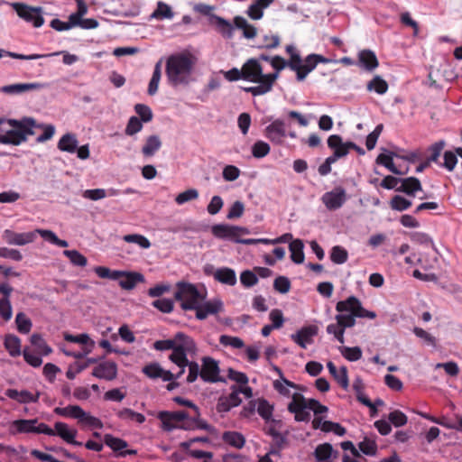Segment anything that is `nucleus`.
I'll return each instance as SVG.
<instances>
[{
  "label": "nucleus",
  "instance_id": "50",
  "mask_svg": "<svg viewBox=\"0 0 462 462\" xmlns=\"http://www.w3.org/2000/svg\"><path fill=\"white\" fill-rule=\"evenodd\" d=\"M124 241L127 243H134L138 245L143 249H148L151 246V242L147 237L139 234H130L124 236Z\"/></svg>",
  "mask_w": 462,
  "mask_h": 462
},
{
  "label": "nucleus",
  "instance_id": "62",
  "mask_svg": "<svg viewBox=\"0 0 462 462\" xmlns=\"http://www.w3.org/2000/svg\"><path fill=\"white\" fill-rule=\"evenodd\" d=\"M152 305L163 313H171L173 310V300L170 299H159L152 301Z\"/></svg>",
  "mask_w": 462,
  "mask_h": 462
},
{
  "label": "nucleus",
  "instance_id": "5",
  "mask_svg": "<svg viewBox=\"0 0 462 462\" xmlns=\"http://www.w3.org/2000/svg\"><path fill=\"white\" fill-rule=\"evenodd\" d=\"M174 299L180 302L183 310H195L204 297L194 284L181 282L177 283Z\"/></svg>",
  "mask_w": 462,
  "mask_h": 462
},
{
  "label": "nucleus",
  "instance_id": "20",
  "mask_svg": "<svg viewBox=\"0 0 462 462\" xmlns=\"http://www.w3.org/2000/svg\"><path fill=\"white\" fill-rule=\"evenodd\" d=\"M143 373L151 379L162 378L163 381L173 380V374L164 370L158 363H151L143 367Z\"/></svg>",
  "mask_w": 462,
  "mask_h": 462
},
{
  "label": "nucleus",
  "instance_id": "22",
  "mask_svg": "<svg viewBox=\"0 0 462 462\" xmlns=\"http://www.w3.org/2000/svg\"><path fill=\"white\" fill-rule=\"evenodd\" d=\"M358 65L367 71H373L379 66V61L373 51L362 50L358 53Z\"/></svg>",
  "mask_w": 462,
  "mask_h": 462
},
{
  "label": "nucleus",
  "instance_id": "49",
  "mask_svg": "<svg viewBox=\"0 0 462 462\" xmlns=\"http://www.w3.org/2000/svg\"><path fill=\"white\" fill-rule=\"evenodd\" d=\"M411 205H412V203L411 200H409L400 195L393 196L390 201V206H391L392 209L397 210V211H404V210L408 209L409 208H411Z\"/></svg>",
  "mask_w": 462,
  "mask_h": 462
},
{
  "label": "nucleus",
  "instance_id": "60",
  "mask_svg": "<svg viewBox=\"0 0 462 462\" xmlns=\"http://www.w3.org/2000/svg\"><path fill=\"white\" fill-rule=\"evenodd\" d=\"M359 449L367 456H374L377 451V445L374 440L365 438L358 445Z\"/></svg>",
  "mask_w": 462,
  "mask_h": 462
},
{
  "label": "nucleus",
  "instance_id": "53",
  "mask_svg": "<svg viewBox=\"0 0 462 462\" xmlns=\"http://www.w3.org/2000/svg\"><path fill=\"white\" fill-rule=\"evenodd\" d=\"M388 420L394 427L404 426L408 422V417L400 410H394L388 415Z\"/></svg>",
  "mask_w": 462,
  "mask_h": 462
},
{
  "label": "nucleus",
  "instance_id": "23",
  "mask_svg": "<svg viewBox=\"0 0 462 462\" xmlns=\"http://www.w3.org/2000/svg\"><path fill=\"white\" fill-rule=\"evenodd\" d=\"M328 146L334 151L335 156L345 157L349 152L347 142L343 143L342 137L338 134H332L328 138Z\"/></svg>",
  "mask_w": 462,
  "mask_h": 462
},
{
  "label": "nucleus",
  "instance_id": "12",
  "mask_svg": "<svg viewBox=\"0 0 462 462\" xmlns=\"http://www.w3.org/2000/svg\"><path fill=\"white\" fill-rule=\"evenodd\" d=\"M242 69L243 79L251 82L261 81V79H263L266 75L263 73V67L256 59H249L245 63H244Z\"/></svg>",
  "mask_w": 462,
  "mask_h": 462
},
{
  "label": "nucleus",
  "instance_id": "54",
  "mask_svg": "<svg viewBox=\"0 0 462 462\" xmlns=\"http://www.w3.org/2000/svg\"><path fill=\"white\" fill-rule=\"evenodd\" d=\"M143 123L137 116H131L125 129V134L132 136L139 133L143 129Z\"/></svg>",
  "mask_w": 462,
  "mask_h": 462
},
{
  "label": "nucleus",
  "instance_id": "30",
  "mask_svg": "<svg viewBox=\"0 0 462 462\" xmlns=\"http://www.w3.org/2000/svg\"><path fill=\"white\" fill-rule=\"evenodd\" d=\"M162 147V141L158 135H150L146 138L142 148V153L144 157L153 156Z\"/></svg>",
  "mask_w": 462,
  "mask_h": 462
},
{
  "label": "nucleus",
  "instance_id": "18",
  "mask_svg": "<svg viewBox=\"0 0 462 462\" xmlns=\"http://www.w3.org/2000/svg\"><path fill=\"white\" fill-rule=\"evenodd\" d=\"M92 375L99 379L112 381L116 378L117 365L112 361L100 363L93 369Z\"/></svg>",
  "mask_w": 462,
  "mask_h": 462
},
{
  "label": "nucleus",
  "instance_id": "31",
  "mask_svg": "<svg viewBox=\"0 0 462 462\" xmlns=\"http://www.w3.org/2000/svg\"><path fill=\"white\" fill-rule=\"evenodd\" d=\"M304 244L300 239H294L290 242L289 250L291 259L294 263L300 264L304 262L305 255L303 252Z\"/></svg>",
  "mask_w": 462,
  "mask_h": 462
},
{
  "label": "nucleus",
  "instance_id": "45",
  "mask_svg": "<svg viewBox=\"0 0 462 462\" xmlns=\"http://www.w3.org/2000/svg\"><path fill=\"white\" fill-rule=\"evenodd\" d=\"M330 259L336 264L345 263L348 259V253L344 247L335 245L331 249Z\"/></svg>",
  "mask_w": 462,
  "mask_h": 462
},
{
  "label": "nucleus",
  "instance_id": "13",
  "mask_svg": "<svg viewBox=\"0 0 462 462\" xmlns=\"http://www.w3.org/2000/svg\"><path fill=\"white\" fill-rule=\"evenodd\" d=\"M330 61L329 59L320 54L311 53L308 55L304 60V63L301 64L300 71H298V81H303L319 63L328 64Z\"/></svg>",
  "mask_w": 462,
  "mask_h": 462
},
{
  "label": "nucleus",
  "instance_id": "9",
  "mask_svg": "<svg viewBox=\"0 0 462 462\" xmlns=\"http://www.w3.org/2000/svg\"><path fill=\"white\" fill-rule=\"evenodd\" d=\"M212 234L217 238L231 239L237 243H241L243 239H239V236L248 234V230L245 227L237 226L218 224L212 226Z\"/></svg>",
  "mask_w": 462,
  "mask_h": 462
},
{
  "label": "nucleus",
  "instance_id": "14",
  "mask_svg": "<svg viewBox=\"0 0 462 462\" xmlns=\"http://www.w3.org/2000/svg\"><path fill=\"white\" fill-rule=\"evenodd\" d=\"M264 132L265 136L275 144H282L287 136L285 124L280 119L270 124Z\"/></svg>",
  "mask_w": 462,
  "mask_h": 462
},
{
  "label": "nucleus",
  "instance_id": "61",
  "mask_svg": "<svg viewBox=\"0 0 462 462\" xmlns=\"http://www.w3.org/2000/svg\"><path fill=\"white\" fill-rule=\"evenodd\" d=\"M273 288L280 293H287L291 290V282L285 276H278L273 282Z\"/></svg>",
  "mask_w": 462,
  "mask_h": 462
},
{
  "label": "nucleus",
  "instance_id": "36",
  "mask_svg": "<svg viewBox=\"0 0 462 462\" xmlns=\"http://www.w3.org/2000/svg\"><path fill=\"white\" fill-rule=\"evenodd\" d=\"M388 83L380 76H374L366 85L368 91H374L379 95H383L388 90Z\"/></svg>",
  "mask_w": 462,
  "mask_h": 462
},
{
  "label": "nucleus",
  "instance_id": "64",
  "mask_svg": "<svg viewBox=\"0 0 462 462\" xmlns=\"http://www.w3.org/2000/svg\"><path fill=\"white\" fill-rule=\"evenodd\" d=\"M444 162L440 164L442 167L447 169L448 171H454L457 163V157L455 152L451 151H446L444 152Z\"/></svg>",
  "mask_w": 462,
  "mask_h": 462
},
{
  "label": "nucleus",
  "instance_id": "27",
  "mask_svg": "<svg viewBox=\"0 0 462 462\" xmlns=\"http://www.w3.org/2000/svg\"><path fill=\"white\" fill-rule=\"evenodd\" d=\"M422 189L421 183L416 177L401 179V186L396 188L399 192H403L409 196H414L416 191Z\"/></svg>",
  "mask_w": 462,
  "mask_h": 462
},
{
  "label": "nucleus",
  "instance_id": "58",
  "mask_svg": "<svg viewBox=\"0 0 462 462\" xmlns=\"http://www.w3.org/2000/svg\"><path fill=\"white\" fill-rule=\"evenodd\" d=\"M180 340H177V334H175L174 337L171 339H165V340H157L153 344V347L156 350L159 351H164V350H173V348L177 346V344Z\"/></svg>",
  "mask_w": 462,
  "mask_h": 462
},
{
  "label": "nucleus",
  "instance_id": "57",
  "mask_svg": "<svg viewBox=\"0 0 462 462\" xmlns=\"http://www.w3.org/2000/svg\"><path fill=\"white\" fill-rule=\"evenodd\" d=\"M135 113L140 116V120L143 123H148L152 119V109L143 104H136L134 106Z\"/></svg>",
  "mask_w": 462,
  "mask_h": 462
},
{
  "label": "nucleus",
  "instance_id": "56",
  "mask_svg": "<svg viewBox=\"0 0 462 462\" xmlns=\"http://www.w3.org/2000/svg\"><path fill=\"white\" fill-rule=\"evenodd\" d=\"M270 152V145L263 141H257L252 147V154L254 158H263Z\"/></svg>",
  "mask_w": 462,
  "mask_h": 462
},
{
  "label": "nucleus",
  "instance_id": "44",
  "mask_svg": "<svg viewBox=\"0 0 462 462\" xmlns=\"http://www.w3.org/2000/svg\"><path fill=\"white\" fill-rule=\"evenodd\" d=\"M63 254L69 258L70 263L75 266L84 267L88 263V259L77 250H65Z\"/></svg>",
  "mask_w": 462,
  "mask_h": 462
},
{
  "label": "nucleus",
  "instance_id": "25",
  "mask_svg": "<svg viewBox=\"0 0 462 462\" xmlns=\"http://www.w3.org/2000/svg\"><path fill=\"white\" fill-rule=\"evenodd\" d=\"M327 367L329 371V374L334 377V379L337 382V383L344 389L346 390L349 385L347 368L346 366H341L339 371L337 369L336 365L333 362L329 361L327 364Z\"/></svg>",
  "mask_w": 462,
  "mask_h": 462
},
{
  "label": "nucleus",
  "instance_id": "46",
  "mask_svg": "<svg viewBox=\"0 0 462 462\" xmlns=\"http://www.w3.org/2000/svg\"><path fill=\"white\" fill-rule=\"evenodd\" d=\"M29 90V83H18L0 88V92L6 95H19Z\"/></svg>",
  "mask_w": 462,
  "mask_h": 462
},
{
  "label": "nucleus",
  "instance_id": "6",
  "mask_svg": "<svg viewBox=\"0 0 462 462\" xmlns=\"http://www.w3.org/2000/svg\"><path fill=\"white\" fill-rule=\"evenodd\" d=\"M177 340H180L173 348L169 359L178 366H187L188 354H194L197 350L194 340L183 332L177 333Z\"/></svg>",
  "mask_w": 462,
  "mask_h": 462
},
{
  "label": "nucleus",
  "instance_id": "37",
  "mask_svg": "<svg viewBox=\"0 0 462 462\" xmlns=\"http://www.w3.org/2000/svg\"><path fill=\"white\" fill-rule=\"evenodd\" d=\"M104 443L115 452H121L128 446L125 440L114 437L111 434L104 435Z\"/></svg>",
  "mask_w": 462,
  "mask_h": 462
},
{
  "label": "nucleus",
  "instance_id": "40",
  "mask_svg": "<svg viewBox=\"0 0 462 462\" xmlns=\"http://www.w3.org/2000/svg\"><path fill=\"white\" fill-rule=\"evenodd\" d=\"M5 347L13 356H16L21 354V341L14 335H8L5 337Z\"/></svg>",
  "mask_w": 462,
  "mask_h": 462
},
{
  "label": "nucleus",
  "instance_id": "38",
  "mask_svg": "<svg viewBox=\"0 0 462 462\" xmlns=\"http://www.w3.org/2000/svg\"><path fill=\"white\" fill-rule=\"evenodd\" d=\"M161 76H162V65H161V61H159L154 66L152 76L149 82L147 92L150 96H153L157 93L159 83L161 80Z\"/></svg>",
  "mask_w": 462,
  "mask_h": 462
},
{
  "label": "nucleus",
  "instance_id": "26",
  "mask_svg": "<svg viewBox=\"0 0 462 462\" xmlns=\"http://www.w3.org/2000/svg\"><path fill=\"white\" fill-rule=\"evenodd\" d=\"M213 277L218 282L229 286H234L236 283V272L229 267H221L217 269L213 273Z\"/></svg>",
  "mask_w": 462,
  "mask_h": 462
},
{
  "label": "nucleus",
  "instance_id": "17",
  "mask_svg": "<svg viewBox=\"0 0 462 462\" xmlns=\"http://www.w3.org/2000/svg\"><path fill=\"white\" fill-rule=\"evenodd\" d=\"M279 74L277 73H269L266 74L263 79L258 81V86L245 88L244 90L245 92L251 93L253 96H261L268 93L272 90L273 86L276 79H278Z\"/></svg>",
  "mask_w": 462,
  "mask_h": 462
},
{
  "label": "nucleus",
  "instance_id": "2",
  "mask_svg": "<svg viewBox=\"0 0 462 462\" xmlns=\"http://www.w3.org/2000/svg\"><path fill=\"white\" fill-rule=\"evenodd\" d=\"M336 310L338 314L336 315L335 319L340 328L345 330L356 325V318H367L370 319L376 318V313L364 309L360 300L356 296H349L345 300L338 301L336 304Z\"/></svg>",
  "mask_w": 462,
  "mask_h": 462
},
{
  "label": "nucleus",
  "instance_id": "1",
  "mask_svg": "<svg viewBox=\"0 0 462 462\" xmlns=\"http://www.w3.org/2000/svg\"><path fill=\"white\" fill-rule=\"evenodd\" d=\"M197 61V57L188 51L170 55L165 66L169 83L174 87L188 85Z\"/></svg>",
  "mask_w": 462,
  "mask_h": 462
},
{
  "label": "nucleus",
  "instance_id": "55",
  "mask_svg": "<svg viewBox=\"0 0 462 462\" xmlns=\"http://www.w3.org/2000/svg\"><path fill=\"white\" fill-rule=\"evenodd\" d=\"M199 198V191L196 189H189L175 198V202L178 205H182L191 200H195Z\"/></svg>",
  "mask_w": 462,
  "mask_h": 462
},
{
  "label": "nucleus",
  "instance_id": "59",
  "mask_svg": "<svg viewBox=\"0 0 462 462\" xmlns=\"http://www.w3.org/2000/svg\"><path fill=\"white\" fill-rule=\"evenodd\" d=\"M219 343L225 346H230L234 348H242L245 346L244 341L241 338L227 335L220 336Z\"/></svg>",
  "mask_w": 462,
  "mask_h": 462
},
{
  "label": "nucleus",
  "instance_id": "24",
  "mask_svg": "<svg viewBox=\"0 0 462 462\" xmlns=\"http://www.w3.org/2000/svg\"><path fill=\"white\" fill-rule=\"evenodd\" d=\"M273 370L276 372L279 376L282 378V381L275 380L273 382V388L282 395L289 396L291 392L288 387L297 389L298 385L293 382H291L283 377L282 371L277 365H273Z\"/></svg>",
  "mask_w": 462,
  "mask_h": 462
},
{
  "label": "nucleus",
  "instance_id": "39",
  "mask_svg": "<svg viewBox=\"0 0 462 462\" xmlns=\"http://www.w3.org/2000/svg\"><path fill=\"white\" fill-rule=\"evenodd\" d=\"M333 448L329 443L319 444L315 451L314 456L317 462H328L332 455Z\"/></svg>",
  "mask_w": 462,
  "mask_h": 462
},
{
  "label": "nucleus",
  "instance_id": "21",
  "mask_svg": "<svg viewBox=\"0 0 462 462\" xmlns=\"http://www.w3.org/2000/svg\"><path fill=\"white\" fill-rule=\"evenodd\" d=\"M317 334V327H304L296 334L291 335V339L300 347L306 348L307 344L312 343V337Z\"/></svg>",
  "mask_w": 462,
  "mask_h": 462
},
{
  "label": "nucleus",
  "instance_id": "47",
  "mask_svg": "<svg viewBox=\"0 0 462 462\" xmlns=\"http://www.w3.org/2000/svg\"><path fill=\"white\" fill-rule=\"evenodd\" d=\"M339 350L341 355L350 362L358 361L362 357V350L359 346H342Z\"/></svg>",
  "mask_w": 462,
  "mask_h": 462
},
{
  "label": "nucleus",
  "instance_id": "3",
  "mask_svg": "<svg viewBox=\"0 0 462 462\" xmlns=\"http://www.w3.org/2000/svg\"><path fill=\"white\" fill-rule=\"evenodd\" d=\"M29 134V119L21 121L0 118V143L18 145Z\"/></svg>",
  "mask_w": 462,
  "mask_h": 462
},
{
  "label": "nucleus",
  "instance_id": "29",
  "mask_svg": "<svg viewBox=\"0 0 462 462\" xmlns=\"http://www.w3.org/2000/svg\"><path fill=\"white\" fill-rule=\"evenodd\" d=\"M212 21L217 27V32L226 39H231L234 35L235 28L230 22L218 15H213Z\"/></svg>",
  "mask_w": 462,
  "mask_h": 462
},
{
  "label": "nucleus",
  "instance_id": "19",
  "mask_svg": "<svg viewBox=\"0 0 462 462\" xmlns=\"http://www.w3.org/2000/svg\"><path fill=\"white\" fill-rule=\"evenodd\" d=\"M242 399L237 396V393L232 390L228 395H221L217 402V411L219 413L228 412L232 408L241 404Z\"/></svg>",
  "mask_w": 462,
  "mask_h": 462
},
{
  "label": "nucleus",
  "instance_id": "4",
  "mask_svg": "<svg viewBox=\"0 0 462 462\" xmlns=\"http://www.w3.org/2000/svg\"><path fill=\"white\" fill-rule=\"evenodd\" d=\"M54 413L65 418L75 419L81 428L101 430L104 427L102 420L86 412L79 405H68L66 407H56Z\"/></svg>",
  "mask_w": 462,
  "mask_h": 462
},
{
  "label": "nucleus",
  "instance_id": "32",
  "mask_svg": "<svg viewBox=\"0 0 462 462\" xmlns=\"http://www.w3.org/2000/svg\"><path fill=\"white\" fill-rule=\"evenodd\" d=\"M78 147V140L74 134L68 133L61 136L58 142V148L62 152L73 153Z\"/></svg>",
  "mask_w": 462,
  "mask_h": 462
},
{
  "label": "nucleus",
  "instance_id": "41",
  "mask_svg": "<svg viewBox=\"0 0 462 462\" xmlns=\"http://www.w3.org/2000/svg\"><path fill=\"white\" fill-rule=\"evenodd\" d=\"M258 414L267 422L272 419L273 407L265 399H259L256 406Z\"/></svg>",
  "mask_w": 462,
  "mask_h": 462
},
{
  "label": "nucleus",
  "instance_id": "16",
  "mask_svg": "<svg viewBox=\"0 0 462 462\" xmlns=\"http://www.w3.org/2000/svg\"><path fill=\"white\" fill-rule=\"evenodd\" d=\"M223 310V302L220 300H208L204 303H199L195 310L196 318L203 320L208 315H216Z\"/></svg>",
  "mask_w": 462,
  "mask_h": 462
},
{
  "label": "nucleus",
  "instance_id": "33",
  "mask_svg": "<svg viewBox=\"0 0 462 462\" xmlns=\"http://www.w3.org/2000/svg\"><path fill=\"white\" fill-rule=\"evenodd\" d=\"M234 24L236 28L243 30V35L246 39H253L256 36V28L249 24L245 18L243 16H236L234 18Z\"/></svg>",
  "mask_w": 462,
  "mask_h": 462
},
{
  "label": "nucleus",
  "instance_id": "8",
  "mask_svg": "<svg viewBox=\"0 0 462 462\" xmlns=\"http://www.w3.org/2000/svg\"><path fill=\"white\" fill-rule=\"evenodd\" d=\"M202 365L200 370V378L206 383H217L225 382L219 375L220 368L218 362L210 356H204L202 359Z\"/></svg>",
  "mask_w": 462,
  "mask_h": 462
},
{
  "label": "nucleus",
  "instance_id": "52",
  "mask_svg": "<svg viewBox=\"0 0 462 462\" xmlns=\"http://www.w3.org/2000/svg\"><path fill=\"white\" fill-rule=\"evenodd\" d=\"M446 146V142L444 140H439L429 147V152H430V157L427 159L430 162H438L439 158L441 154L442 150Z\"/></svg>",
  "mask_w": 462,
  "mask_h": 462
},
{
  "label": "nucleus",
  "instance_id": "63",
  "mask_svg": "<svg viewBox=\"0 0 462 462\" xmlns=\"http://www.w3.org/2000/svg\"><path fill=\"white\" fill-rule=\"evenodd\" d=\"M240 282L245 287H252L258 282V278L252 271L245 270L240 274Z\"/></svg>",
  "mask_w": 462,
  "mask_h": 462
},
{
  "label": "nucleus",
  "instance_id": "34",
  "mask_svg": "<svg viewBox=\"0 0 462 462\" xmlns=\"http://www.w3.org/2000/svg\"><path fill=\"white\" fill-rule=\"evenodd\" d=\"M173 16L174 13L171 7L162 1L157 3L156 9L151 14V18L156 20L171 19Z\"/></svg>",
  "mask_w": 462,
  "mask_h": 462
},
{
  "label": "nucleus",
  "instance_id": "42",
  "mask_svg": "<svg viewBox=\"0 0 462 462\" xmlns=\"http://www.w3.org/2000/svg\"><path fill=\"white\" fill-rule=\"evenodd\" d=\"M4 240L10 245H25L28 242V236L5 230L3 235Z\"/></svg>",
  "mask_w": 462,
  "mask_h": 462
},
{
  "label": "nucleus",
  "instance_id": "35",
  "mask_svg": "<svg viewBox=\"0 0 462 462\" xmlns=\"http://www.w3.org/2000/svg\"><path fill=\"white\" fill-rule=\"evenodd\" d=\"M222 439L225 443L236 448H242L245 443L244 436L236 431H226L223 433Z\"/></svg>",
  "mask_w": 462,
  "mask_h": 462
},
{
  "label": "nucleus",
  "instance_id": "15",
  "mask_svg": "<svg viewBox=\"0 0 462 462\" xmlns=\"http://www.w3.org/2000/svg\"><path fill=\"white\" fill-rule=\"evenodd\" d=\"M54 436H58L62 439L65 442L74 445L81 446L82 443L75 439L78 430L70 428L67 423L62 421H57L53 428Z\"/></svg>",
  "mask_w": 462,
  "mask_h": 462
},
{
  "label": "nucleus",
  "instance_id": "10",
  "mask_svg": "<svg viewBox=\"0 0 462 462\" xmlns=\"http://www.w3.org/2000/svg\"><path fill=\"white\" fill-rule=\"evenodd\" d=\"M306 398L298 393H293L291 402L288 405V411L295 415L296 421H308L310 414L307 411Z\"/></svg>",
  "mask_w": 462,
  "mask_h": 462
},
{
  "label": "nucleus",
  "instance_id": "48",
  "mask_svg": "<svg viewBox=\"0 0 462 462\" xmlns=\"http://www.w3.org/2000/svg\"><path fill=\"white\" fill-rule=\"evenodd\" d=\"M376 163L384 166L391 172H393L394 174H399V175L403 174V172L400 171L395 167V165L393 163V156L392 155H388V154H384V153L379 154L377 156V158H376Z\"/></svg>",
  "mask_w": 462,
  "mask_h": 462
},
{
  "label": "nucleus",
  "instance_id": "7",
  "mask_svg": "<svg viewBox=\"0 0 462 462\" xmlns=\"http://www.w3.org/2000/svg\"><path fill=\"white\" fill-rule=\"evenodd\" d=\"M320 199L328 210L335 211L345 204L347 196L343 187L337 186L332 190L325 192Z\"/></svg>",
  "mask_w": 462,
  "mask_h": 462
},
{
  "label": "nucleus",
  "instance_id": "28",
  "mask_svg": "<svg viewBox=\"0 0 462 462\" xmlns=\"http://www.w3.org/2000/svg\"><path fill=\"white\" fill-rule=\"evenodd\" d=\"M144 282V276L136 272H125L119 285L124 290H133L137 283Z\"/></svg>",
  "mask_w": 462,
  "mask_h": 462
},
{
  "label": "nucleus",
  "instance_id": "43",
  "mask_svg": "<svg viewBox=\"0 0 462 462\" xmlns=\"http://www.w3.org/2000/svg\"><path fill=\"white\" fill-rule=\"evenodd\" d=\"M117 417L124 420H134L139 424L145 421V416L129 408H125L117 412Z\"/></svg>",
  "mask_w": 462,
  "mask_h": 462
},
{
  "label": "nucleus",
  "instance_id": "51",
  "mask_svg": "<svg viewBox=\"0 0 462 462\" xmlns=\"http://www.w3.org/2000/svg\"><path fill=\"white\" fill-rule=\"evenodd\" d=\"M31 346H34L40 355L47 356L51 352V348L37 334L31 336Z\"/></svg>",
  "mask_w": 462,
  "mask_h": 462
},
{
  "label": "nucleus",
  "instance_id": "11",
  "mask_svg": "<svg viewBox=\"0 0 462 462\" xmlns=\"http://www.w3.org/2000/svg\"><path fill=\"white\" fill-rule=\"evenodd\" d=\"M158 418L162 423V429L171 431L173 429L180 428V423L189 418L187 411H161Z\"/></svg>",
  "mask_w": 462,
  "mask_h": 462
}]
</instances>
